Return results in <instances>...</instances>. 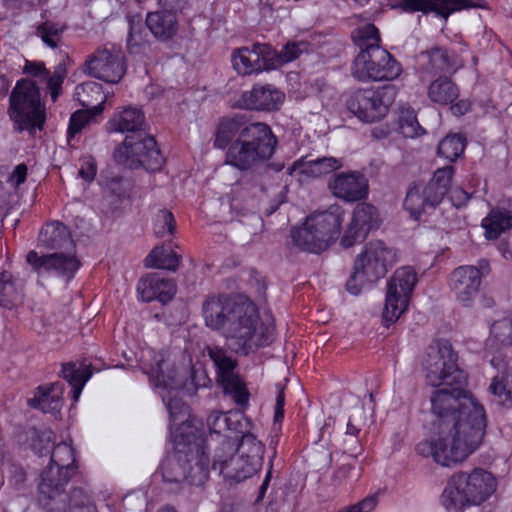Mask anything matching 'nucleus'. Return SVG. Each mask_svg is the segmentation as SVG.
<instances>
[{
	"instance_id": "nucleus-59",
	"label": "nucleus",
	"mask_w": 512,
	"mask_h": 512,
	"mask_svg": "<svg viewBox=\"0 0 512 512\" xmlns=\"http://www.w3.org/2000/svg\"><path fill=\"white\" fill-rule=\"evenodd\" d=\"M82 165L79 169V176L86 181H92L96 175V161L92 156H85L81 159Z\"/></svg>"
},
{
	"instance_id": "nucleus-9",
	"label": "nucleus",
	"mask_w": 512,
	"mask_h": 512,
	"mask_svg": "<svg viewBox=\"0 0 512 512\" xmlns=\"http://www.w3.org/2000/svg\"><path fill=\"white\" fill-rule=\"evenodd\" d=\"M457 354L448 341H437L428 346L422 360V368L429 385L453 386L461 384L466 377L458 365Z\"/></svg>"
},
{
	"instance_id": "nucleus-57",
	"label": "nucleus",
	"mask_w": 512,
	"mask_h": 512,
	"mask_svg": "<svg viewBox=\"0 0 512 512\" xmlns=\"http://www.w3.org/2000/svg\"><path fill=\"white\" fill-rule=\"evenodd\" d=\"M89 117L86 112L76 111L72 114L70 118V123L68 127V136L73 137L77 133H79L82 128L87 124Z\"/></svg>"
},
{
	"instance_id": "nucleus-32",
	"label": "nucleus",
	"mask_w": 512,
	"mask_h": 512,
	"mask_svg": "<svg viewBox=\"0 0 512 512\" xmlns=\"http://www.w3.org/2000/svg\"><path fill=\"white\" fill-rule=\"evenodd\" d=\"M253 425L249 420V425L245 427V431L238 432L241 438L235 439L236 451L242 458L248 460L258 470L262 466L265 447L264 444L257 439L256 435L252 433Z\"/></svg>"
},
{
	"instance_id": "nucleus-42",
	"label": "nucleus",
	"mask_w": 512,
	"mask_h": 512,
	"mask_svg": "<svg viewBox=\"0 0 512 512\" xmlns=\"http://www.w3.org/2000/svg\"><path fill=\"white\" fill-rule=\"evenodd\" d=\"M22 300V289L9 272L0 274V307L11 309Z\"/></svg>"
},
{
	"instance_id": "nucleus-25",
	"label": "nucleus",
	"mask_w": 512,
	"mask_h": 512,
	"mask_svg": "<svg viewBox=\"0 0 512 512\" xmlns=\"http://www.w3.org/2000/svg\"><path fill=\"white\" fill-rule=\"evenodd\" d=\"M39 246L47 250L74 251V242L69 229L59 221L42 227L38 236Z\"/></svg>"
},
{
	"instance_id": "nucleus-17",
	"label": "nucleus",
	"mask_w": 512,
	"mask_h": 512,
	"mask_svg": "<svg viewBox=\"0 0 512 512\" xmlns=\"http://www.w3.org/2000/svg\"><path fill=\"white\" fill-rule=\"evenodd\" d=\"M396 256V251L383 241H370L356 257L354 265L368 278L369 283H374L386 275L396 262Z\"/></svg>"
},
{
	"instance_id": "nucleus-20",
	"label": "nucleus",
	"mask_w": 512,
	"mask_h": 512,
	"mask_svg": "<svg viewBox=\"0 0 512 512\" xmlns=\"http://www.w3.org/2000/svg\"><path fill=\"white\" fill-rule=\"evenodd\" d=\"M274 49L269 44L255 43L252 48L241 47L233 50L231 61L233 68L240 75H251L263 70H270V60Z\"/></svg>"
},
{
	"instance_id": "nucleus-58",
	"label": "nucleus",
	"mask_w": 512,
	"mask_h": 512,
	"mask_svg": "<svg viewBox=\"0 0 512 512\" xmlns=\"http://www.w3.org/2000/svg\"><path fill=\"white\" fill-rule=\"evenodd\" d=\"M361 232L362 231H360L358 227H355L353 224L350 223L341 239V245L345 248H349L353 246L355 243L363 241L367 237V235L360 236L359 234Z\"/></svg>"
},
{
	"instance_id": "nucleus-48",
	"label": "nucleus",
	"mask_w": 512,
	"mask_h": 512,
	"mask_svg": "<svg viewBox=\"0 0 512 512\" xmlns=\"http://www.w3.org/2000/svg\"><path fill=\"white\" fill-rule=\"evenodd\" d=\"M366 422V415L363 404H357L354 406L346 428V435L354 437L352 440L355 444L354 448H349L345 450L346 453H349L352 456H356L357 454V446H358V434L361 430V427Z\"/></svg>"
},
{
	"instance_id": "nucleus-50",
	"label": "nucleus",
	"mask_w": 512,
	"mask_h": 512,
	"mask_svg": "<svg viewBox=\"0 0 512 512\" xmlns=\"http://www.w3.org/2000/svg\"><path fill=\"white\" fill-rule=\"evenodd\" d=\"M176 228V222L173 214L166 210H159L154 221V232L157 237L172 235Z\"/></svg>"
},
{
	"instance_id": "nucleus-26",
	"label": "nucleus",
	"mask_w": 512,
	"mask_h": 512,
	"mask_svg": "<svg viewBox=\"0 0 512 512\" xmlns=\"http://www.w3.org/2000/svg\"><path fill=\"white\" fill-rule=\"evenodd\" d=\"M137 290L145 302L158 300L161 303H167L175 295L176 285L172 280L152 274L139 281Z\"/></svg>"
},
{
	"instance_id": "nucleus-34",
	"label": "nucleus",
	"mask_w": 512,
	"mask_h": 512,
	"mask_svg": "<svg viewBox=\"0 0 512 512\" xmlns=\"http://www.w3.org/2000/svg\"><path fill=\"white\" fill-rule=\"evenodd\" d=\"M209 476V458L203 447H188L187 483L201 486Z\"/></svg>"
},
{
	"instance_id": "nucleus-38",
	"label": "nucleus",
	"mask_w": 512,
	"mask_h": 512,
	"mask_svg": "<svg viewBox=\"0 0 512 512\" xmlns=\"http://www.w3.org/2000/svg\"><path fill=\"white\" fill-rule=\"evenodd\" d=\"M458 96V87L448 77H439L428 87L429 99L439 105L451 104Z\"/></svg>"
},
{
	"instance_id": "nucleus-16",
	"label": "nucleus",
	"mask_w": 512,
	"mask_h": 512,
	"mask_svg": "<svg viewBox=\"0 0 512 512\" xmlns=\"http://www.w3.org/2000/svg\"><path fill=\"white\" fill-rule=\"evenodd\" d=\"M71 474L49 465L40 475L38 501L47 512H67L65 486Z\"/></svg>"
},
{
	"instance_id": "nucleus-27",
	"label": "nucleus",
	"mask_w": 512,
	"mask_h": 512,
	"mask_svg": "<svg viewBox=\"0 0 512 512\" xmlns=\"http://www.w3.org/2000/svg\"><path fill=\"white\" fill-rule=\"evenodd\" d=\"M490 363L498 372L492 378L489 391L496 397L499 404L512 405V374L507 361L497 355L491 359Z\"/></svg>"
},
{
	"instance_id": "nucleus-5",
	"label": "nucleus",
	"mask_w": 512,
	"mask_h": 512,
	"mask_svg": "<svg viewBox=\"0 0 512 512\" xmlns=\"http://www.w3.org/2000/svg\"><path fill=\"white\" fill-rule=\"evenodd\" d=\"M277 138L266 123L256 126L236 138L228 146L225 164L240 171H250L265 164L274 154Z\"/></svg>"
},
{
	"instance_id": "nucleus-35",
	"label": "nucleus",
	"mask_w": 512,
	"mask_h": 512,
	"mask_svg": "<svg viewBox=\"0 0 512 512\" xmlns=\"http://www.w3.org/2000/svg\"><path fill=\"white\" fill-rule=\"evenodd\" d=\"M55 384L40 385L33 393V397L27 399L31 408L38 409L44 413L55 412L61 406L60 397L54 393Z\"/></svg>"
},
{
	"instance_id": "nucleus-1",
	"label": "nucleus",
	"mask_w": 512,
	"mask_h": 512,
	"mask_svg": "<svg viewBox=\"0 0 512 512\" xmlns=\"http://www.w3.org/2000/svg\"><path fill=\"white\" fill-rule=\"evenodd\" d=\"M430 401L437 435L420 441L416 452L446 467L464 461L483 441L486 429L483 406L459 387L437 389Z\"/></svg>"
},
{
	"instance_id": "nucleus-54",
	"label": "nucleus",
	"mask_w": 512,
	"mask_h": 512,
	"mask_svg": "<svg viewBox=\"0 0 512 512\" xmlns=\"http://www.w3.org/2000/svg\"><path fill=\"white\" fill-rule=\"evenodd\" d=\"M62 27L52 22H45L37 29V34L48 46L55 48L62 33Z\"/></svg>"
},
{
	"instance_id": "nucleus-31",
	"label": "nucleus",
	"mask_w": 512,
	"mask_h": 512,
	"mask_svg": "<svg viewBox=\"0 0 512 512\" xmlns=\"http://www.w3.org/2000/svg\"><path fill=\"white\" fill-rule=\"evenodd\" d=\"M454 174L453 166L438 168L428 184H422V189L429 207L439 205L450 189Z\"/></svg>"
},
{
	"instance_id": "nucleus-46",
	"label": "nucleus",
	"mask_w": 512,
	"mask_h": 512,
	"mask_svg": "<svg viewBox=\"0 0 512 512\" xmlns=\"http://www.w3.org/2000/svg\"><path fill=\"white\" fill-rule=\"evenodd\" d=\"M466 146V138L460 134L447 135L438 145V155L450 162L460 157Z\"/></svg>"
},
{
	"instance_id": "nucleus-29",
	"label": "nucleus",
	"mask_w": 512,
	"mask_h": 512,
	"mask_svg": "<svg viewBox=\"0 0 512 512\" xmlns=\"http://www.w3.org/2000/svg\"><path fill=\"white\" fill-rule=\"evenodd\" d=\"M145 115L138 107L128 106L116 112L107 123L110 132H131L137 134L145 131Z\"/></svg>"
},
{
	"instance_id": "nucleus-4",
	"label": "nucleus",
	"mask_w": 512,
	"mask_h": 512,
	"mask_svg": "<svg viewBox=\"0 0 512 512\" xmlns=\"http://www.w3.org/2000/svg\"><path fill=\"white\" fill-rule=\"evenodd\" d=\"M140 365L152 386L166 403L172 421L184 422L185 417L189 415V408L177 395H172L181 384L177 380V367L171 354L168 351H156L153 348L143 349Z\"/></svg>"
},
{
	"instance_id": "nucleus-62",
	"label": "nucleus",
	"mask_w": 512,
	"mask_h": 512,
	"mask_svg": "<svg viewBox=\"0 0 512 512\" xmlns=\"http://www.w3.org/2000/svg\"><path fill=\"white\" fill-rule=\"evenodd\" d=\"M67 71L63 64H59L55 67L52 75H48L45 79H47V87L48 88H61L62 83L66 77Z\"/></svg>"
},
{
	"instance_id": "nucleus-64",
	"label": "nucleus",
	"mask_w": 512,
	"mask_h": 512,
	"mask_svg": "<svg viewBox=\"0 0 512 512\" xmlns=\"http://www.w3.org/2000/svg\"><path fill=\"white\" fill-rule=\"evenodd\" d=\"M23 72L31 76L40 78H46L48 76V71L46 70L44 63L42 62H32L26 60L25 65L23 67Z\"/></svg>"
},
{
	"instance_id": "nucleus-55",
	"label": "nucleus",
	"mask_w": 512,
	"mask_h": 512,
	"mask_svg": "<svg viewBox=\"0 0 512 512\" xmlns=\"http://www.w3.org/2000/svg\"><path fill=\"white\" fill-rule=\"evenodd\" d=\"M366 283H369L368 278L354 265L353 272L346 283L347 291L353 295H358Z\"/></svg>"
},
{
	"instance_id": "nucleus-63",
	"label": "nucleus",
	"mask_w": 512,
	"mask_h": 512,
	"mask_svg": "<svg viewBox=\"0 0 512 512\" xmlns=\"http://www.w3.org/2000/svg\"><path fill=\"white\" fill-rule=\"evenodd\" d=\"M27 166L23 163L17 165L8 178V183L14 188H18L26 181Z\"/></svg>"
},
{
	"instance_id": "nucleus-10",
	"label": "nucleus",
	"mask_w": 512,
	"mask_h": 512,
	"mask_svg": "<svg viewBox=\"0 0 512 512\" xmlns=\"http://www.w3.org/2000/svg\"><path fill=\"white\" fill-rule=\"evenodd\" d=\"M114 159L131 169L144 167L151 171L159 170L164 163L156 140L145 131L127 135L123 143L115 149Z\"/></svg>"
},
{
	"instance_id": "nucleus-37",
	"label": "nucleus",
	"mask_w": 512,
	"mask_h": 512,
	"mask_svg": "<svg viewBox=\"0 0 512 512\" xmlns=\"http://www.w3.org/2000/svg\"><path fill=\"white\" fill-rule=\"evenodd\" d=\"M301 174L308 177H321L342 167L340 159L335 157H321L312 160L301 159L295 162Z\"/></svg>"
},
{
	"instance_id": "nucleus-60",
	"label": "nucleus",
	"mask_w": 512,
	"mask_h": 512,
	"mask_svg": "<svg viewBox=\"0 0 512 512\" xmlns=\"http://www.w3.org/2000/svg\"><path fill=\"white\" fill-rule=\"evenodd\" d=\"M185 0H158V9L162 13H173L174 16L179 18L184 7Z\"/></svg>"
},
{
	"instance_id": "nucleus-36",
	"label": "nucleus",
	"mask_w": 512,
	"mask_h": 512,
	"mask_svg": "<svg viewBox=\"0 0 512 512\" xmlns=\"http://www.w3.org/2000/svg\"><path fill=\"white\" fill-rule=\"evenodd\" d=\"M62 377L73 388V398L78 400L85 383L92 376L90 366L83 363L68 362L62 365Z\"/></svg>"
},
{
	"instance_id": "nucleus-14",
	"label": "nucleus",
	"mask_w": 512,
	"mask_h": 512,
	"mask_svg": "<svg viewBox=\"0 0 512 512\" xmlns=\"http://www.w3.org/2000/svg\"><path fill=\"white\" fill-rule=\"evenodd\" d=\"M26 262L39 277L55 276L70 281L80 267L74 251H58L39 255L30 250L26 255Z\"/></svg>"
},
{
	"instance_id": "nucleus-15",
	"label": "nucleus",
	"mask_w": 512,
	"mask_h": 512,
	"mask_svg": "<svg viewBox=\"0 0 512 512\" xmlns=\"http://www.w3.org/2000/svg\"><path fill=\"white\" fill-rule=\"evenodd\" d=\"M212 468L230 484L240 483L252 477L258 469L248 460L241 457L236 451V441L225 437L221 445L215 450Z\"/></svg>"
},
{
	"instance_id": "nucleus-23",
	"label": "nucleus",
	"mask_w": 512,
	"mask_h": 512,
	"mask_svg": "<svg viewBox=\"0 0 512 512\" xmlns=\"http://www.w3.org/2000/svg\"><path fill=\"white\" fill-rule=\"evenodd\" d=\"M401 7L404 11L436 12L447 19L454 12L482 7L481 0H402Z\"/></svg>"
},
{
	"instance_id": "nucleus-22",
	"label": "nucleus",
	"mask_w": 512,
	"mask_h": 512,
	"mask_svg": "<svg viewBox=\"0 0 512 512\" xmlns=\"http://www.w3.org/2000/svg\"><path fill=\"white\" fill-rule=\"evenodd\" d=\"M328 187L334 196L348 202L361 200L368 194V181L360 172L337 173L329 180Z\"/></svg>"
},
{
	"instance_id": "nucleus-56",
	"label": "nucleus",
	"mask_w": 512,
	"mask_h": 512,
	"mask_svg": "<svg viewBox=\"0 0 512 512\" xmlns=\"http://www.w3.org/2000/svg\"><path fill=\"white\" fill-rule=\"evenodd\" d=\"M142 25L140 20H129V32L127 38V46L130 50L142 43Z\"/></svg>"
},
{
	"instance_id": "nucleus-52",
	"label": "nucleus",
	"mask_w": 512,
	"mask_h": 512,
	"mask_svg": "<svg viewBox=\"0 0 512 512\" xmlns=\"http://www.w3.org/2000/svg\"><path fill=\"white\" fill-rule=\"evenodd\" d=\"M90 93L97 94L102 99L100 104L103 103L102 86L97 82L89 81L76 87V95L83 107L90 108L95 106L94 101L85 96V94L89 96Z\"/></svg>"
},
{
	"instance_id": "nucleus-45",
	"label": "nucleus",
	"mask_w": 512,
	"mask_h": 512,
	"mask_svg": "<svg viewBox=\"0 0 512 512\" xmlns=\"http://www.w3.org/2000/svg\"><path fill=\"white\" fill-rule=\"evenodd\" d=\"M404 207L415 220L419 219L426 207H429L422 189V183H414L408 188Z\"/></svg>"
},
{
	"instance_id": "nucleus-28",
	"label": "nucleus",
	"mask_w": 512,
	"mask_h": 512,
	"mask_svg": "<svg viewBox=\"0 0 512 512\" xmlns=\"http://www.w3.org/2000/svg\"><path fill=\"white\" fill-rule=\"evenodd\" d=\"M145 24L151 34L160 42L172 40L179 32L180 22L173 13L152 11L147 13Z\"/></svg>"
},
{
	"instance_id": "nucleus-47",
	"label": "nucleus",
	"mask_w": 512,
	"mask_h": 512,
	"mask_svg": "<svg viewBox=\"0 0 512 512\" xmlns=\"http://www.w3.org/2000/svg\"><path fill=\"white\" fill-rule=\"evenodd\" d=\"M308 46V43L304 41H293L285 44L280 52L274 50L273 60H270L271 69L296 60L308 50Z\"/></svg>"
},
{
	"instance_id": "nucleus-18",
	"label": "nucleus",
	"mask_w": 512,
	"mask_h": 512,
	"mask_svg": "<svg viewBox=\"0 0 512 512\" xmlns=\"http://www.w3.org/2000/svg\"><path fill=\"white\" fill-rule=\"evenodd\" d=\"M489 271L487 260H480L479 266L465 265L456 268L450 276V287L456 299L465 307L472 306L478 295L481 278Z\"/></svg>"
},
{
	"instance_id": "nucleus-6",
	"label": "nucleus",
	"mask_w": 512,
	"mask_h": 512,
	"mask_svg": "<svg viewBox=\"0 0 512 512\" xmlns=\"http://www.w3.org/2000/svg\"><path fill=\"white\" fill-rule=\"evenodd\" d=\"M497 489L494 475L483 469L454 473L442 493V503L446 509H461L485 502Z\"/></svg>"
},
{
	"instance_id": "nucleus-51",
	"label": "nucleus",
	"mask_w": 512,
	"mask_h": 512,
	"mask_svg": "<svg viewBox=\"0 0 512 512\" xmlns=\"http://www.w3.org/2000/svg\"><path fill=\"white\" fill-rule=\"evenodd\" d=\"M426 54L429 58L427 70L431 73L443 72L450 68L447 51L445 49L435 47Z\"/></svg>"
},
{
	"instance_id": "nucleus-49",
	"label": "nucleus",
	"mask_w": 512,
	"mask_h": 512,
	"mask_svg": "<svg viewBox=\"0 0 512 512\" xmlns=\"http://www.w3.org/2000/svg\"><path fill=\"white\" fill-rule=\"evenodd\" d=\"M67 512H97V509L81 488H74L69 497Z\"/></svg>"
},
{
	"instance_id": "nucleus-40",
	"label": "nucleus",
	"mask_w": 512,
	"mask_h": 512,
	"mask_svg": "<svg viewBox=\"0 0 512 512\" xmlns=\"http://www.w3.org/2000/svg\"><path fill=\"white\" fill-rule=\"evenodd\" d=\"M362 231L359 235H368L372 229L379 226V216L376 208L368 203L358 204L354 211L350 222Z\"/></svg>"
},
{
	"instance_id": "nucleus-24",
	"label": "nucleus",
	"mask_w": 512,
	"mask_h": 512,
	"mask_svg": "<svg viewBox=\"0 0 512 512\" xmlns=\"http://www.w3.org/2000/svg\"><path fill=\"white\" fill-rule=\"evenodd\" d=\"M188 450H177L165 458L160 472L169 492L177 493L187 483Z\"/></svg>"
},
{
	"instance_id": "nucleus-7",
	"label": "nucleus",
	"mask_w": 512,
	"mask_h": 512,
	"mask_svg": "<svg viewBox=\"0 0 512 512\" xmlns=\"http://www.w3.org/2000/svg\"><path fill=\"white\" fill-rule=\"evenodd\" d=\"M343 219L344 210L338 205L311 214L302 227L292 230L294 245L302 251L314 254L327 250L338 239Z\"/></svg>"
},
{
	"instance_id": "nucleus-41",
	"label": "nucleus",
	"mask_w": 512,
	"mask_h": 512,
	"mask_svg": "<svg viewBox=\"0 0 512 512\" xmlns=\"http://www.w3.org/2000/svg\"><path fill=\"white\" fill-rule=\"evenodd\" d=\"M50 465L73 475L77 466L75 465V455L72 446L66 442L57 444L51 453Z\"/></svg>"
},
{
	"instance_id": "nucleus-30",
	"label": "nucleus",
	"mask_w": 512,
	"mask_h": 512,
	"mask_svg": "<svg viewBox=\"0 0 512 512\" xmlns=\"http://www.w3.org/2000/svg\"><path fill=\"white\" fill-rule=\"evenodd\" d=\"M255 123H247L242 115H234L221 120L218 125L214 146L219 149L228 148L233 140L243 136L245 132L254 128Z\"/></svg>"
},
{
	"instance_id": "nucleus-33",
	"label": "nucleus",
	"mask_w": 512,
	"mask_h": 512,
	"mask_svg": "<svg viewBox=\"0 0 512 512\" xmlns=\"http://www.w3.org/2000/svg\"><path fill=\"white\" fill-rule=\"evenodd\" d=\"M207 425L211 434L220 435L226 431L237 434L245 431V427L249 425V419L242 412L213 411L207 418Z\"/></svg>"
},
{
	"instance_id": "nucleus-8",
	"label": "nucleus",
	"mask_w": 512,
	"mask_h": 512,
	"mask_svg": "<svg viewBox=\"0 0 512 512\" xmlns=\"http://www.w3.org/2000/svg\"><path fill=\"white\" fill-rule=\"evenodd\" d=\"M8 114L16 132L42 130L46 120L45 105L34 81L20 79L16 82L10 98Z\"/></svg>"
},
{
	"instance_id": "nucleus-53",
	"label": "nucleus",
	"mask_w": 512,
	"mask_h": 512,
	"mask_svg": "<svg viewBox=\"0 0 512 512\" xmlns=\"http://www.w3.org/2000/svg\"><path fill=\"white\" fill-rule=\"evenodd\" d=\"M491 333L501 344L512 346V316L494 322Z\"/></svg>"
},
{
	"instance_id": "nucleus-19",
	"label": "nucleus",
	"mask_w": 512,
	"mask_h": 512,
	"mask_svg": "<svg viewBox=\"0 0 512 512\" xmlns=\"http://www.w3.org/2000/svg\"><path fill=\"white\" fill-rule=\"evenodd\" d=\"M125 57L119 49L104 47L86 61L88 73L107 83H118L126 73Z\"/></svg>"
},
{
	"instance_id": "nucleus-61",
	"label": "nucleus",
	"mask_w": 512,
	"mask_h": 512,
	"mask_svg": "<svg viewBox=\"0 0 512 512\" xmlns=\"http://www.w3.org/2000/svg\"><path fill=\"white\" fill-rule=\"evenodd\" d=\"M29 436L31 437L32 439V448L34 450H38V452L42 455L43 454V451L41 448H39L37 446V442H46L47 445H49V443L51 442L52 440V436H53V432L51 430H45L43 432H39L38 430L36 429H30L29 432H28ZM46 449L48 448V446L45 447Z\"/></svg>"
},
{
	"instance_id": "nucleus-2",
	"label": "nucleus",
	"mask_w": 512,
	"mask_h": 512,
	"mask_svg": "<svg viewBox=\"0 0 512 512\" xmlns=\"http://www.w3.org/2000/svg\"><path fill=\"white\" fill-rule=\"evenodd\" d=\"M202 311L206 325L219 331L237 354L248 355L272 341L274 327L261 321L256 305L249 300L212 296L203 303Z\"/></svg>"
},
{
	"instance_id": "nucleus-21",
	"label": "nucleus",
	"mask_w": 512,
	"mask_h": 512,
	"mask_svg": "<svg viewBox=\"0 0 512 512\" xmlns=\"http://www.w3.org/2000/svg\"><path fill=\"white\" fill-rule=\"evenodd\" d=\"M285 100V93L271 84L255 85L239 99L240 107L248 110L277 111Z\"/></svg>"
},
{
	"instance_id": "nucleus-44",
	"label": "nucleus",
	"mask_w": 512,
	"mask_h": 512,
	"mask_svg": "<svg viewBox=\"0 0 512 512\" xmlns=\"http://www.w3.org/2000/svg\"><path fill=\"white\" fill-rule=\"evenodd\" d=\"M398 128L400 133L407 138H415L424 133L417 120L415 110L406 105L399 108Z\"/></svg>"
},
{
	"instance_id": "nucleus-13",
	"label": "nucleus",
	"mask_w": 512,
	"mask_h": 512,
	"mask_svg": "<svg viewBox=\"0 0 512 512\" xmlns=\"http://www.w3.org/2000/svg\"><path fill=\"white\" fill-rule=\"evenodd\" d=\"M417 282L418 276L413 267L402 266L395 270L386 285L385 322L394 323L406 311Z\"/></svg>"
},
{
	"instance_id": "nucleus-43",
	"label": "nucleus",
	"mask_w": 512,
	"mask_h": 512,
	"mask_svg": "<svg viewBox=\"0 0 512 512\" xmlns=\"http://www.w3.org/2000/svg\"><path fill=\"white\" fill-rule=\"evenodd\" d=\"M144 263L148 268L176 271L179 257L173 251L167 252L163 247H155L145 258Z\"/></svg>"
},
{
	"instance_id": "nucleus-11",
	"label": "nucleus",
	"mask_w": 512,
	"mask_h": 512,
	"mask_svg": "<svg viewBox=\"0 0 512 512\" xmlns=\"http://www.w3.org/2000/svg\"><path fill=\"white\" fill-rule=\"evenodd\" d=\"M395 97L393 85L359 89L347 100V108L362 122L372 123L387 115Z\"/></svg>"
},
{
	"instance_id": "nucleus-12",
	"label": "nucleus",
	"mask_w": 512,
	"mask_h": 512,
	"mask_svg": "<svg viewBox=\"0 0 512 512\" xmlns=\"http://www.w3.org/2000/svg\"><path fill=\"white\" fill-rule=\"evenodd\" d=\"M203 354L213 362L217 380L225 394L231 396L234 402L245 408L248 406L250 393L245 383L236 373L237 361L228 351L216 344L206 345Z\"/></svg>"
},
{
	"instance_id": "nucleus-39",
	"label": "nucleus",
	"mask_w": 512,
	"mask_h": 512,
	"mask_svg": "<svg viewBox=\"0 0 512 512\" xmlns=\"http://www.w3.org/2000/svg\"><path fill=\"white\" fill-rule=\"evenodd\" d=\"M482 227L487 239H497L501 233L512 228V216L507 211L492 210L482 220Z\"/></svg>"
},
{
	"instance_id": "nucleus-3",
	"label": "nucleus",
	"mask_w": 512,
	"mask_h": 512,
	"mask_svg": "<svg viewBox=\"0 0 512 512\" xmlns=\"http://www.w3.org/2000/svg\"><path fill=\"white\" fill-rule=\"evenodd\" d=\"M353 39L360 49L351 68L355 78L360 81H391L401 74L400 63L381 48L379 31L375 25L366 24L357 28L353 32Z\"/></svg>"
}]
</instances>
